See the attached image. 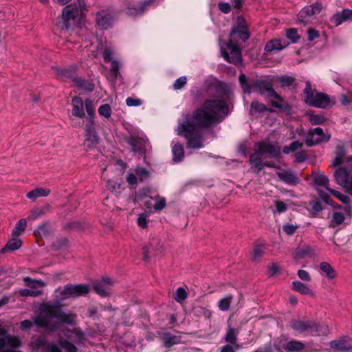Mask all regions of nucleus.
Instances as JSON below:
<instances>
[{
    "mask_svg": "<svg viewBox=\"0 0 352 352\" xmlns=\"http://www.w3.org/2000/svg\"><path fill=\"white\" fill-rule=\"evenodd\" d=\"M225 116L228 111H187L179 121L177 134L184 136L188 146L192 148H201L203 144V130L212 124L219 122L220 113Z\"/></svg>",
    "mask_w": 352,
    "mask_h": 352,
    "instance_id": "nucleus-1",
    "label": "nucleus"
},
{
    "mask_svg": "<svg viewBox=\"0 0 352 352\" xmlns=\"http://www.w3.org/2000/svg\"><path fill=\"white\" fill-rule=\"evenodd\" d=\"M76 318V314L65 313L56 305L45 304L41 307L40 314L33 318V322L30 320H23L20 322V328L26 331L34 323L37 327H43L47 331L53 332L58 331L59 327L57 322H51V319L56 318L60 322L73 324Z\"/></svg>",
    "mask_w": 352,
    "mask_h": 352,
    "instance_id": "nucleus-2",
    "label": "nucleus"
},
{
    "mask_svg": "<svg viewBox=\"0 0 352 352\" xmlns=\"http://www.w3.org/2000/svg\"><path fill=\"white\" fill-rule=\"evenodd\" d=\"M303 94L305 103L316 108H331L336 103L335 100L327 94L312 89L309 81L305 82Z\"/></svg>",
    "mask_w": 352,
    "mask_h": 352,
    "instance_id": "nucleus-3",
    "label": "nucleus"
},
{
    "mask_svg": "<svg viewBox=\"0 0 352 352\" xmlns=\"http://www.w3.org/2000/svg\"><path fill=\"white\" fill-rule=\"evenodd\" d=\"M76 118L82 119V124H85V144L88 147L95 146L98 143L99 138L94 127V111H72Z\"/></svg>",
    "mask_w": 352,
    "mask_h": 352,
    "instance_id": "nucleus-4",
    "label": "nucleus"
},
{
    "mask_svg": "<svg viewBox=\"0 0 352 352\" xmlns=\"http://www.w3.org/2000/svg\"><path fill=\"white\" fill-rule=\"evenodd\" d=\"M239 80L244 92L256 91L261 94H267L269 95L274 90L270 82L264 80H248L243 74H240Z\"/></svg>",
    "mask_w": 352,
    "mask_h": 352,
    "instance_id": "nucleus-5",
    "label": "nucleus"
},
{
    "mask_svg": "<svg viewBox=\"0 0 352 352\" xmlns=\"http://www.w3.org/2000/svg\"><path fill=\"white\" fill-rule=\"evenodd\" d=\"M85 3L78 0V5L73 3L65 6L58 19V25L61 29H68L75 23L76 19L82 12Z\"/></svg>",
    "mask_w": 352,
    "mask_h": 352,
    "instance_id": "nucleus-6",
    "label": "nucleus"
},
{
    "mask_svg": "<svg viewBox=\"0 0 352 352\" xmlns=\"http://www.w3.org/2000/svg\"><path fill=\"white\" fill-rule=\"evenodd\" d=\"M57 292H59V299L63 300L68 298L85 296L89 294V287L84 284H67L63 289H59Z\"/></svg>",
    "mask_w": 352,
    "mask_h": 352,
    "instance_id": "nucleus-7",
    "label": "nucleus"
},
{
    "mask_svg": "<svg viewBox=\"0 0 352 352\" xmlns=\"http://www.w3.org/2000/svg\"><path fill=\"white\" fill-rule=\"evenodd\" d=\"M337 184L346 191L352 190V172L342 166L338 168L334 173Z\"/></svg>",
    "mask_w": 352,
    "mask_h": 352,
    "instance_id": "nucleus-8",
    "label": "nucleus"
},
{
    "mask_svg": "<svg viewBox=\"0 0 352 352\" xmlns=\"http://www.w3.org/2000/svg\"><path fill=\"white\" fill-rule=\"evenodd\" d=\"M331 138V135L324 133L320 127H316L310 130L305 140L308 146H312L318 144L327 142Z\"/></svg>",
    "mask_w": 352,
    "mask_h": 352,
    "instance_id": "nucleus-9",
    "label": "nucleus"
},
{
    "mask_svg": "<svg viewBox=\"0 0 352 352\" xmlns=\"http://www.w3.org/2000/svg\"><path fill=\"white\" fill-rule=\"evenodd\" d=\"M226 46L229 52L223 50L221 47V54L224 59L230 63H240L241 61V52L239 47L231 41L226 43Z\"/></svg>",
    "mask_w": 352,
    "mask_h": 352,
    "instance_id": "nucleus-10",
    "label": "nucleus"
},
{
    "mask_svg": "<svg viewBox=\"0 0 352 352\" xmlns=\"http://www.w3.org/2000/svg\"><path fill=\"white\" fill-rule=\"evenodd\" d=\"M156 0H141L139 2L134 1H127L126 13L131 16H137L144 12V11L153 5Z\"/></svg>",
    "mask_w": 352,
    "mask_h": 352,
    "instance_id": "nucleus-11",
    "label": "nucleus"
},
{
    "mask_svg": "<svg viewBox=\"0 0 352 352\" xmlns=\"http://www.w3.org/2000/svg\"><path fill=\"white\" fill-rule=\"evenodd\" d=\"M113 280L109 277H104L102 279L94 284V289L100 296L105 297L111 294Z\"/></svg>",
    "mask_w": 352,
    "mask_h": 352,
    "instance_id": "nucleus-12",
    "label": "nucleus"
},
{
    "mask_svg": "<svg viewBox=\"0 0 352 352\" xmlns=\"http://www.w3.org/2000/svg\"><path fill=\"white\" fill-rule=\"evenodd\" d=\"M204 110H229L232 108V104L223 100L214 98L206 100Z\"/></svg>",
    "mask_w": 352,
    "mask_h": 352,
    "instance_id": "nucleus-13",
    "label": "nucleus"
},
{
    "mask_svg": "<svg viewBox=\"0 0 352 352\" xmlns=\"http://www.w3.org/2000/svg\"><path fill=\"white\" fill-rule=\"evenodd\" d=\"M254 153L250 156V162L253 164L256 169V172H260L263 168L262 157L264 156L261 151V145L255 143L253 147Z\"/></svg>",
    "mask_w": 352,
    "mask_h": 352,
    "instance_id": "nucleus-14",
    "label": "nucleus"
},
{
    "mask_svg": "<svg viewBox=\"0 0 352 352\" xmlns=\"http://www.w3.org/2000/svg\"><path fill=\"white\" fill-rule=\"evenodd\" d=\"M256 143L261 145V151L264 156L267 155L272 158H277L280 156V148L278 146L264 141Z\"/></svg>",
    "mask_w": 352,
    "mask_h": 352,
    "instance_id": "nucleus-15",
    "label": "nucleus"
},
{
    "mask_svg": "<svg viewBox=\"0 0 352 352\" xmlns=\"http://www.w3.org/2000/svg\"><path fill=\"white\" fill-rule=\"evenodd\" d=\"M289 43L285 38H274L269 41L265 47V50L267 53H272L275 51H280L285 48Z\"/></svg>",
    "mask_w": 352,
    "mask_h": 352,
    "instance_id": "nucleus-16",
    "label": "nucleus"
},
{
    "mask_svg": "<svg viewBox=\"0 0 352 352\" xmlns=\"http://www.w3.org/2000/svg\"><path fill=\"white\" fill-rule=\"evenodd\" d=\"M134 152H144L147 149L148 140L146 138L131 135L127 140Z\"/></svg>",
    "mask_w": 352,
    "mask_h": 352,
    "instance_id": "nucleus-17",
    "label": "nucleus"
},
{
    "mask_svg": "<svg viewBox=\"0 0 352 352\" xmlns=\"http://www.w3.org/2000/svg\"><path fill=\"white\" fill-rule=\"evenodd\" d=\"M277 175L282 182L289 185L294 186L299 184L300 182V179L296 174L289 169L278 172Z\"/></svg>",
    "mask_w": 352,
    "mask_h": 352,
    "instance_id": "nucleus-18",
    "label": "nucleus"
},
{
    "mask_svg": "<svg viewBox=\"0 0 352 352\" xmlns=\"http://www.w3.org/2000/svg\"><path fill=\"white\" fill-rule=\"evenodd\" d=\"M346 20H352V10L346 9L335 14L332 16L331 21L336 26H338Z\"/></svg>",
    "mask_w": 352,
    "mask_h": 352,
    "instance_id": "nucleus-19",
    "label": "nucleus"
},
{
    "mask_svg": "<svg viewBox=\"0 0 352 352\" xmlns=\"http://www.w3.org/2000/svg\"><path fill=\"white\" fill-rule=\"evenodd\" d=\"M159 336L164 343L165 347H170L175 344H178L180 342L179 337L173 335L168 332H161L159 333Z\"/></svg>",
    "mask_w": 352,
    "mask_h": 352,
    "instance_id": "nucleus-20",
    "label": "nucleus"
},
{
    "mask_svg": "<svg viewBox=\"0 0 352 352\" xmlns=\"http://www.w3.org/2000/svg\"><path fill=\"white\" fill-rule=\"evenodd\" d=\"M313 253L314 250L311 247L307 245H299L294 252V257L295 259L299 260L306 256H310Z\"/></svg>",
    "mask_w": 352,
    "mask_h": 352,
    "instance_id": "nucleus-21",
    "label": "nucleus"
},
{
    "mask_svg": "<svg viewBox=\"0 0 352 352\" xmlns=\"http://www.w3.org/2000/svg\"><path fill=\"white\" fill-rule=\"evenodd\" d=\"M272 105L278 109H286L287 108V102L281 98L277 93L273 90L270 94Z\"/></svg>",
    "mask_w": 352,
    "mask_h": 352,
    "instance_id": "nucleus-22",
    "label": "nucleus"
},
{
    "mask_svg": "<svg viewBox=\"0 0 352 352\" xmlns=\"http://www.w3.org/2000/svg\"><path fill=\"white\" fill-rule=\"evenodd\" d=\"M311 322L309 320H294L290 325L294 330L299 333H309V329L311 328Z\"/></svg>",
    "mask_w": 352,
    "mask_h": 352,
    "instance_id": "nucleus-23",
    "label": "nucleus"
},
{
    "mask_svg": "<svg viewBox=\"0 0 352 352\" xmlns=\"http://www.w3.org/2000/svg\"><path fill=\"white\" fill-rule=\"evenodd\" d=\"M329 179L326 175L322 173H317L314 175V184L318 187L324 188L328 192L331 189L329 186Z\"/></svg>",
    "mask_w": 352,
    "mask_h": 352,
    "instance_id": "nucleus-24",
    "label": "nucleus"
},
{
    "mask_svg": "<svg viewBox=\"0 0 352 352\" xmlns=\"http://www.w3.org/2000/svg\"><path fill=\"white\" fill-rule=\"evenodd\" d=\"M288 352H301L305 348L303 342L298 340H291L283 346Z\"/></svg>",
    "mask_w": 352,
    "mask_h": 352,
    "instance_id": "nucleus-25",
    "label": "nucleus"
},
{
    "mask_svg": "<svg viewBox=\"0 0 352 352\" xmlns=\"http://www.w3.org/2000/svg\"><path fill=\"white\" fill-rule=\"evenodd\" d=\"M38 346L44 347L46 352H62L60 347L53 342H49L45 338H40Z\"/></svg>",
    "mask_w": 352,
    "mask_h": 352,
    "instance_id": "nucleus-26",
    "label": "nucleus"
},
{
    "mask_svg": "<svg viewBox=\"0 0 352 352\" xmlns=\"http://www.w3.org/2000/svg\"><path fill=\"white\" fill-rule=\"evenodd\" d=\"M238 33L239 36L243 41H246L249 38L250 35L247 31V28L245 24V21L243 19H239V26L236 28H234L232 30L231 34Z\"/></svg>",
    "mask_w": 352,
    "mask_h": 352,
    "instance_id": "nucleus-27",
    "label": "nucleus"
},
{
    "mask_svg": "<svg viewBox=\"0 0 352 352\" xmlns=\"http://www.w3.org/2000/svg\"><path fill=\"white\" fill-rule=\"evenodd\" d=\"M311 328L309 329V333L315 335H325L329 332V327L325 324H318L315 322H311Z\"/></svg>",
    "mask_w": 352,
    "mask_h": 352,
    "instance_id": "nucleus-28",
    "label": "nucleus"
},
{
    "mask_svg": "<svg viewBox=\"0 0 352 352\" xmlns=\"http://www.w3.org/2000/svg\"><path fill=\"white\" fill-rule=\"evenodd\" d=\"M96 21L98 25L102 29H107L111 25V17L104 11L97 14Z\"/></svg>",
    "mask_w": 352,
    "mask_h": 352,
    "instance_id": "nucleus-29",
    "label": "nucleus"
},
{
    "mask_svg": "<svg viewBox=\"0 0 352 352\" xmlns=\"http://www.w3.org/2000/svg\"><path fill=\"white\" fill-rule=\"evenodd\" d=\"M50 193V190L48 188H37L29 192L27 194V197L30 199L35 201L38 197H46Z\"/></svg>",
    "mask_w": 352,
    "mask_h": 352,
    "instance_id": "nucleus-30",
    "label": "nucleus"
},
{
    "mask_svg": "<svg viewBox=\"0 0 352 352\" xmlns=\"http://www.w3.org/2000/svg\"><path fill=\"white\" fill-rule=\"evenodd\" d=\"M233 300V295L232 294H227L224 297L219 299L217 306L219 310L222 311H228L231 303Z\"/></svg>",
    "mask_w": 352,
    "mask_h": 352,
    "instance_id": "nucleus-31",
    "label": "nucleus"
},
{
    "mask_svg": "<svg viewBox=\"0 0 352 352\" xmlns=\"http://www.w3.org/2000/svg\"><path fill=\"white\" fill-rule=\"evenodd\" d=\"M292 289L304 295H312L313 292L307 285L300 281L292 282Z\"/></svg>",
    "mask_w": 352,
    "mask_h": 352,
    "instance_id": "nucleus-32",
    "label": "nucleus"
},
{
    "mask_svg": "<svg viewBox=\"0 0 352 352\" xmlns=\"http://www.w3.org/2000/svg\"><path fill=\"white\" fill-rule=\"evenodd\" d=\"M50 224L49 222L43 223L39 225L34 231L36 236L47 237L50 233Z\"/></svg>",
    "mask_w": 352,
    "mask_h": 352,
    "instance_id": "nucleus-33",
    "label": "nucleus"
},
{
    "mask_svg": "<svg viewBox=\"0 0 352 352\" xmlns=\"http://www.w3.org/2000/svg\"><path fill=\"white\" fill-rule=\"evenodd\" d=\"M173 161L175 162H181L184 155L183 146L181 144H176L172 148Z\"/></svg>",
    "mask_w": 352,
    "mask_h": 352,
    "instance_id": "nucleus-34",
    "label": "nucleus"
},
{
    "mask_svg": "<svg viewBox=\"0 0 352 352\" xmlns=\"http://www.w3.org/2000/svg\"><path fill=\"white\" fill-rule=\"evenodd\" d=\"M48 208L49 206H46L45 207H38L32 210L30 214L28 217V219L34 221L44 216L48 210Z\"/></svg>",
    "mask_w": 352,
    "mask_h": 352,
    "instance_id": "nucleus-35",
    "label": "nucleus"
},
{
    "mask_svg": "<svg viewBox=\"0 0 352 352\" xmlns=\"http://www.w3.org/2000/svg\"><path fill=\"white\" fill-rule=\"evenodd\" d=\"M26 285L32 289H38V288L44 287L46 284L41 280L32 279L27 276L23 278Z\"/></svg>",
    "mask_w": 352,
    "mask_h": 352,
    "instance_id": "nucleus-36",
    "label": "nucleus"
},
{
    "mask_svg": "<svg viewBox=\"0 0 352 352\" xmlns=\"http://www.w3.org/2000/svg\"><path fill=\"white\" fill-rule=\"evenodd\" d=\"M322 5L316 3L313 5L305 7L302 10V14H307L310 17L316 14H318L322 10Z\"/></svg>",
    "mask_w": 352,
    "mask_h": 352,
    "instance_id": "nucleus-37",
    "label": "nucleus"
},
{
    "mask_svg": "<svg viewBox=\"0 0 352 352\" xmlns=\"http://www.w3.org/2000/svg\"><path fill=\"white\" fill-rule=\"evenodd\" d=\"M320 269L329 279H333L336 277L335 270L329 263L322 262L320 264Z\"/></svg>",
    "mask_w": 352,
    "mask_h": 352,
    "instance_id": "nucleus-38",
    "label": "nucleus"
},
{
    "mask_svg": "<svg viewBox=\"0 0 352 352\" xmlns=\"http://www.w3.org/2000/svg\"><path fill=\"white\" fill-rule=\"evenodd\" d=\"M21 240L19 239L18 236H13V238L8 242L6 247L2 250L6 251L7 250H9L14 251L19 249L21 246Z\"/></svg>",
    "mask_w": 352,
    "mask_h": 352,
    "instance_id": "nucleus-39",
    "label": "nucleus"
},
{
    "mask_svg": "<svg viewBox=\"0 0 352 352\" xmlns=\"http://www.w3.org/2000/svg\"><path fill=\"white\" fill-rule=\"evenodd\" d=\"M27 221L25 219H21L12 232V236H19L25 229Z\"/></svg>",
    "mask_w": 352,
    "mask_h": 352,
    "instance_id": "nucleus-40",
    "label": "nucleus"
},
{
    "mask_svg": "<svg viewBox=\"0 0 352 352\" xmlns=\"http://www.w3.org/2000/svg\"><path fill=\"white\" fill-rule=\"evenodd\" d=\"M237 331L234 328L229 327L225 336V340L230 344H235L237 340Z\"/></svg>",
    "mask_w": 352,
    "mask_h": 352,
    "instance_id": "nucleus-41",
    "label": "nucleus"
},
{
    "mask_svg": "<svg viewBox=\"0 0 352 352\" xmlns=\"http://www.w3.org/2000/svg\"><path fill=\"white\" fill-rule=\"evenodd\" d=\"M347 164L349 166L352 167V157L345 159L343 157L336 155L335 158L332 161V166L336 167L338 166Z\"/></svg>",
    "mask_w": 352,
    "mask_h": 352,
    "instance_id": "nucleus-42",
    "label": "nucleus"
},
{
    "mask_svg": "<svg viewBox=\"0 0 352 352\" xmlns=\"http://www.w3.org/2000/svg\"><path fill=\"white\" fill-rule=\"evenodd\" d=\"M308 118L312 124H320L326 121V118L322 114L309 113Z\"/></svg>",
    "mask_w": 352,
    "mask_h": 352,
    "instance_id": "nucleus-43",
    "label": "nucleus"
},
{
    "mask_svg": "<svg viewBox=\"0 0 352 352\" xmlns=\"http://www.w3.org/2000/svg\"><path fill=\"white\" fill-rule=\"evenodd\" d=\"M43 294V291L41 289H22L19 291V294L21 296H34L36 297Z\"/></svg>",
    "mask_w": 352,
    "mask_h": 352,
    "instance_id": "nucleus-44",
    "label": "nucleus"
},
{
    "mask_svg": "<svg viewBox=\"0 0 352 352\" xmlns=\"http://www.w3.org/2000/svg\"><path fill=\"white\" fill-rule=\"evenodd\" d=\"M58 344L66 351V352H77V348L76 346L66 340L60 338Z\"/></svg>",
    "mask_w": 352,
    "mask_h": 352,
    "instance_id": "nucleus-45",
    "label": "nucleus"
},
{
    "mask_svg": "<svg viewBox=\"0 0 352 352\" xmlns=\"http://www.w3.org/2000/svg\"><path fill=\"white\" fill-rule=\"evenodd\" d=\"M345 219L344 214L339 212H336L333 214L330 227H334L341 224Z\"/></svg>",
    "mask_w": 352,
    "mask_h": 352,
    "instance_id": "nucleus-46",
    "label": "nucleus"
},
{
    "mask_svg": "<svg viewBox=\"0 0 352 352\" xmlns=\"http://www.w3.org/2000/svg\"><path fill=\"white\" fill-rule=\"evenodd\" d=\"M264 247L262 245L256 244L252 252V258L255 261L259 259L263 254Z\"/></svg>",
    "mask_w": 352,
    "mask_h": 352,
    "instance_id": "nucleus-47",
    "label": "nucleus"
},
{
    "mask_svg": "<svg viewBox=\"0 0 352 352\" xmlns=\"http://www.w3.org/2000/svg\"><path fill=\"white\" fill-rule=\"evenodd\" d=\"M329 192L334 196L335 197L338 198L339 200H340L344 204H349L350 202V197L347 195H343L340 192H339L337 190L329 189Z\"/></svg>",
    "mask_w": 352,
    "mask_h": 352,
    "instance_id": "nucleus-48",
    "label": "nucleus"
},
{
    "mask_svg": "<svg viewBox=\"0 0 352 352\" xmlns=\"http://www.w3.org/2000/svg\"><path fill=\"white\" fill-rule=\"evenodd\" d=\"M187 297V293L186 290L183 287H179L175 294V300L178 302H181L184 301Z\"/></svg>",
    "mask_w": 352,
    "mask_h": 352,
    "instance_id": "nucleus-49",
    "label": "nucleus"
},
{
    "mask_svg": "<svg viewBox=\"0 0 352 352\" xmlns=\"http://www.w3.org/2000/svg\"><path fill=\"white\" fill-rule=\"evenodd\" d=\"M299 226L296 224H290L286 223L283 226V232L287 235H292L296 232L297 228H298Z\"/></svg>",
    "mask_w": 352,
    "mask_h": 352,
    "instance_id": "nucleus-50",
    "label": "nucleus"
},
{
    "mask_svg": "<svg viewBox=\"0 0 352 352\" xmlns=\"http://www.w3.org/2000/svg\"><path fill=\"white\" fill-rule=\"evenodd\" d=\"M108 190L117 192L120 190L121 184L113 180H108L106 186Z\"/></svg>",
    "mask_w": 352,
    "mask_h": 352,
    "instance_id": "nucleus-51",
    "label": "nucleus"
},
{
    "mask_svg": "<svg viewBox=\"0 0 352 352\" xmlns=\"http://www.w3.org/2000/svg\"><path fill=\"white\" fill-rule=\"evenodd\" d=\"M134 172H135L140 181L146 179L149 175L148 171L144 168H136L134 170Z\"/></svg>",
    "mask_w": 352,
    "mask_h": 352,
    "instance_id": "nucleus-52",
    "label": "nucleus"
},
{
    "mask_svg": "<svg viewBox=\"0 0 352 352\" xmlns=\"http://www.w3.org/2000/svg\"><path fill=\"white\" fill-rule=\"evenodd\" d=\"M287 37L290 39L293 43H296L299 39L300 36L298 34L297 30L294 28H290L287 31Z\"/></svg>",
    "mask_w": 352,
    "mask_h": 352,
    "instance_id": "nucleus-53",
    "label": "nucleus"
},
{
    "mask_svg": "<svg viewBox=\"0 0 352 352\" xmlns=\"http://www.w3.org/2000/svg\"><path fill=\"white\" fill-rule=\"evenodd\" d=\"M187 78L186 76H182L177 78L174 84H173V88L175 90L181 89L184 87V86L186 84Z\"/></svg>",
    "mask_w": 352,
    "mask_h": 352,
    "instance_id": "nucleus-54",
    "label": "nucleus"
},
{
    "mask_svg": "<svg viewBox=\"0 0 352 352\" xmlns=\"http://www.w3.org/2000/svg\"><path fill=\"white\" fill-rule=\"evenodd\" d=\"M309 206L311 208V210L315 214L320 212L322 210V207L320 202L317 200L310 201Z\"/></svg>",
    "mask_w": 352,
    "mask_h": 352,
    "instance_id": "nucleus-55",
    "label": "nucleus"
},
{
    "mask_svg": "<svg viewBox=\"0 0 352 352\" xmlns=\"http://www.w3.org/2000/svg\"><path fill=\"white\" fill-rule=\"evenodd\" d=\"M73 110H82L84 103L80 97H75L72 100Z\"/></svg>",
    "mask_w": 352,
    "mask_h": 352,
    "instance_id": "nucleus-56",
    "label": "nucleus"
},
{
    "mask_svg": "<svg viewBox=\"0 0 352 352\" xmlns=\"http://www.w3.org/2000/svg\"><path fill=\"white\" fill-rule=\"evenodd\" d=\"M148 214L146 213L140 214L138 218V224L142 228H145L147 226Z\"/></svg>",
    "mask_w": 352,
    "mask_h": 352,
    "instance_id": "nucleus-57",
    "label": "nucleus"
},
{
    "mask_svg": "<svg viewBox=\"0 0 352 352\" xmlns=\"http://www.w3.org/2000/svg\"><path fill=\"white\" fill-rule=\"evenodd\" d=\"M120 65L117 60L111 61V66L110 68L111 74L113 78H116L119 73Z\"/></svg>",
    "mask_w": 352,
    "mask_h": 352,
    "instance_id": "nucleus-58",
    "label": "nucleus"
},
{
    "mask_svg": "<svg viewBox=\"0 0 352 352\" xmlns=\"http://www.w3.org/2000/svg\"><path fill=\"white\" fill-rule=\"evenodd\" d=\"M126 103L129 107H138L142 104V101L138 98L129 97L126 100Z\"/></svg>",
    "mask_w": 352,
    "mask_h": 352,
    "instance_id": "nucleus-59",
    "label": "nucleus"
},
{
    "mask_svg": "<svg viewBox=\"0 0 352 352\" xmlns=\"http://www.w3.org/2000/svg\"><path fill=\"white\" fill-rule=\"evenodd\" d=\"M126 182L131 185H134L137 184L138 176L135 174V172L129 173L128 176L126 177Z\"/></svg>",
    "mask_w": 352,
    "mask_h": 352,
    "instance_id": "nucleus-60",
    "label": "nucleus"
},
{
    "mask_svg": "<svg viewBox=\"0 0 352 352\" xmlns=\"http://www.w3.org/2000/svg\"><path fill=\"white\" fill-rule=\"evenodd\" d=\"M276 211L278 213L285 212L287 210L286 204L281 201H276L275 203Z\"/></svg>",
    "mask_w": 352,
    "mask_h": 352,
    "instance_id": "nucleus-61",
    "label": "nucleus"
},
{
    "mask_svg": "<svg viewBox=\"0 0 352 352\" xmlns=\"http://www.w3.org/2000/svg\"><path fill=\"white\" fill-rule=\"evenodd\" d=\"M298 277H299L301 280H304V281H307V282H309V281H310V280H311V277H310L309 274L307 271H305V270H298Z\"/></svg>",
    "mask_w": 352,
    "mask_h": 352,
    "instance_id": "nucleus-62",
    "label": "nucleus"
},
{
    "mask_svg": "<svg viewBox=\"0 0 352 352\" xmlns=\"http://www.w3.org/2000/svg\"><path fill=\"white\" fill-rule=\"evenodd\" d=\"M278 81L283 85L288 86L292 84L294 82V78L290 76H283L279 78Z\"/></svg>",
    "mask_w": 352,
    "mask_h": 352,
    "instance_id": "nucleus-63",
    "label": "nucleus"
},
{
    "mask_svg": "<svg viewBox=\"0 0 352 352\" xmlns=\"http://www.w3.org/2000/svg\"><path fill=\"white\" fill-rule=\"evenodd\" d=\"M239 349V346L236 345L234 347L230 345L226 344L221 347L220 352H235L236 349Z\"/></svg>",
    "mask_w": 352,
    "mask_h": 352,
    "instance_id": "nucleus-64",
    "label": "nucleus"
}]
</instances>
